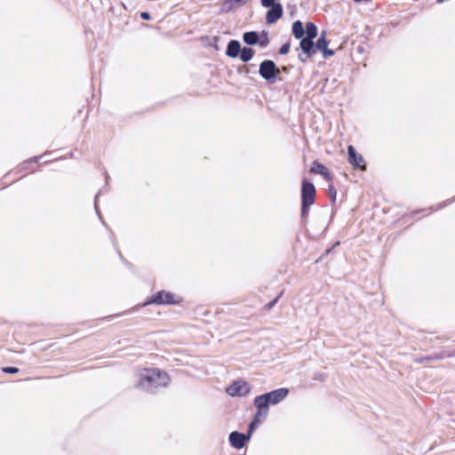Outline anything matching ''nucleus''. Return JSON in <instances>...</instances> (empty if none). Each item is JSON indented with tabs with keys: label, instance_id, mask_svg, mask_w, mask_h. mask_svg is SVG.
I'll return each mask as SVG.
<instances>
[{
	"label": "nucleus",
	"instance_id": "1",
	"mask_svg": "<svg viewBox=\"0 0 455 455\" xmlns=\"http://www.w3.org/2000/svg\"><path fill=\"white\" fill-rule=\"evenodd\" d=\"M136 378L135 387L151 394L167 387L171 381L167 372L158 368L142 369L137 372Z\"/></svg>",
	"mask_w": 455,
	"mask_h": 455
},
{
	"label": "nucleus",
	"instance_id": "2",
	"mask_svg": "<svg viewBox=\"0 0 455 455\" xmlns=\"http://www.w3.org/2000/svg\"><path fill=\"white\" fill-rule=\"evenodd\" d=\"M182 302V298L170 291H160L151 296L142 306L146 307L150 304L156 305H178Z\"/></svg>",
	"mask_w": 455,
	"mask_h": 455
},
{
	"label": "nucleus",
	"instance_id": "3",
	"mask_svg": "<svg viewBox=\"0 0 455 455\" xmlns=\"http://www.w3.org/2000/svg\"><path fill=\"white\" fill-rule=\"evenodd\" d=\"M315 186L304 180L302 181L301 197V215L305 217L307 214L308 208L315 203Z\"/></svg>",
	"mask_w": 455,
	"mask_h": 455
},
{
	"label": "nucleus",
	"instance_id": "4",
	"mask_svg": "<svg viewBox=\"0 0 455 455\" xmlns=\"http://www.w3.org/2000/svg\"><path fill=\"white\" fill-rule=\"evenodd\" d=\"M288 393L289 390L287 388L282 387L269 393L258 395L255 398L265 406L268 407L269 404L275 405L284 400L288 395Z\"/></svg>",
	"mask_w": 455,
	"mask_h": 455
},
{
	"label": "nucleus",
	"instance_id": "5",
	"mask_svg": "<svg viewBox=\"0 0 455 455\" xmlns=\"http://www.w3.org/2000/svg\"><path fill=\"white\" fill-rule=\"evenodd\" d=\"M259 73L268 83L274 84L280 74V70L274 61L264 60L259 65Z\"/></svg>",
	"mask_w": 455,
	"mask_h": 455
},
{
	"label": "nucleus",
	"instance_id": "6",
	"mask_svg": "<svg viewBox=\"0 0 455 455\" xmlns=\"http://www.w3.org/2000/svg\"><path fill=\"white\" fill-rule=\"evenodd\" d=\"M253 403L257 409V411L254 415L252 421L249 425V436H251L254 429L258 427L265 420L269 411L268 407L265 406L256 398L254 399Z\"/></svg>",
	"mask_w": 455,
	"mask_h": 455
},
{
	"label": "nucleus",
	"instance_id": "7",
	"mask_svg": "<svg viewBox=\"0 0 455 455\" xmlns=\"http://www.w3.org/2000/svg\"><path fill=\"white\" fill-rule=\"evenodd\" d=\"M251 388L247 381L239 379L234 381L226 391L231 396H245L251 392Z\"/></svg>",
	"mask_w": 455,
	"mask_h": 455
},
{
	"label": "nucleus",
	"instance_id": "8",
	"mask_svg": "<svg viewBox=\"0 0 455 455\" xmlns=\"http://www.w3.org/2000/svg\"><path fill=\"white\" fill-rule=\"evenodd\" d=\"M348 154V163L354 167L358 168L361 171L366 170V164L364 158L362 155L357 154L353 146H348L347 148Z\"/></svg>",
	"mask_w": 455,
	"mask_h": 455
},
{
	"label": "nucleus",
	"instance_id": "9",
	"mask_svg": "<svg viewBox=\"0 0 455 455\" xmlns=\"http://www.w3.org/2000/svg\"><path fill=\"white\" fill-rule=\"evenodd\" d=\"M283 15V6L281 4H276L270 6V9L266 14V20L268 24L275 23Z\"/></svg>",
	"mask_w": 455,
	"mask_h": 455
},
{
	"label": "nucleus",
	"instance_id": "10",
	"mask_svg": "<svg viewBox=\"0 0 455 455\" xmlns=\"http://www.w3.org/2000/svg\"><path fill=\"white\" fill-rule=\"evenodd\" d=\"M250 437L249 434L245 435L244 434L234 431L229 435V443L234 448L241 449L244 446L245 442L249 440Z\"/></svg>",
	"mask_w": 455,
	"mask_h": 455
},
{
	"label": "nucleus",
	"instance_id": "11",
	"mask_svg": "<svg viewBox=\"0 0 455 455\" xmlns=\"http://www.w3.org/2000/svg\"><path fill=\"white\" fill-rule=\"evenodd\" d=\"M315 46V51L319 50L323 52V57L333 55V51L328 50V41L326 40V32L322 31L320 37L316 41Z\"/></svg>",
	"mask_w": 455,
	"mask_h": 455
},
{
	"label": "nucleus",
	"instance_id": "12",
	"mask_svg": "<svg viewBox=\"0 0 455 455\" xmlns=\"http://www.w3.org/2000/svg\"><path fill=\"white\" fill-rule=\"evenodd\" d=\"M454 355L455 354L448 353L446 351H442L439 354H434V355H429V356L415 357L413 359V361L416 363H429V362L435 361V360H441V359H443L445 357H451V356H452Z\"/></svg>",
	"mask_w": 455,
	"mask_h": 455
},
{
	"label": "nucleus",
	"instance_id": "13",
	"mask_svg": "<svg viewBox=\"0 0 455 455\" xmlns=\"http://www.w3.org/2000/svg\"><path fill=\"white\" fill-rule=\"evenodd\" d=\"M310 172L313 173H317V174L322 175L326 180H331V175L329 170L323 164H322L316 161L313 163V164L310 168Z\"/></svg>",
	"mask_w": 455,
	"mask_h": 455
},
{
	"label": "nucleus",
	"instance_id": "14",
	"mask_svg": "<svg viewBox=\"0 0 455 455\" xmlns=\"http://www.w3.org/2000/svg\"><path fill=\"white\" fill-rule=\"evenodd\" d=\"M300 39L301 41L299 46L305 53H307L308 56L315 53V49L313 43L314 39H308L307 36Z\"/></svg>",
	"mask_w": 455,
	"mask_h": 455
},
{
	"label": "nucleus",
	"instance_id": "15",
	"mask_svg": "<svg viewBox=\"0 0 455 455\" xmlns=\"http://www.w3.org/2000/svg\"><path fill=\"white\" fill-rule=\"evenodd\" d=\"M241 45L240 43L236 40H232L228 43L227 48V55L232 58H235L238 56L239 52H241Z\"/></svg>",
	"mask_w": 455,
	"mask_h": 455
},
{
	"label": "nucleus",
	"instance_id": "16",
	"mask_svg": "<svg viewBox=\"0 0 455 455\" xmlns=\"http://www.w3.org/2000/svg\"><path fill=\"white\" fill-rule=\"evenodd\" d=\"M292 34L298 39H300L304 36L305 29H304L303 24L300 20H296L295 22H293Z\"/></svg>",
	"mask_w": 455,
	"mask_h": 455
},
{
	"label": "nucleus",
	"instance_id": "17",
	"mask_svg": "<svg viewBox=\"0 0 455 455\" xmlns=\"http://www.w3.org/2000/svg\"><path fill=\"white\" fill-rule=\"evenodd\" d=\"M305 33L308 39H315L317 36V27L313 22H307L306 24Z\"/></svg>",
	"mask_w": 455,
	"mask_h": 455
},
{
	"label": "nucleus",
	"instance_id": "18",
	"mask_svg": "<svg viewBox=\"0 0 455 455\" xmlns=\"http://www.w3.org/2000/svg\"><path fill=\"white\" fill-rule=\"evenodd\" d=\"M243 41L250 45L257 44L259 40L258 34L256 32H246L243 34Z\"/></svg>",
	"mask_w": 455,
	"mask_h": 455
},
{
	"label": "nucleus",
	"instance_id": "19",
	"mask_svg": "<svg viewBox=\"0 0 455 455\" xmlns=\"http://www.w3.org/2000/svg\"><path fill=\"white\" fill-rule=\"evenodd\" d=\"M254 56V51L251 48L244 47L241 51L240 58L243 62L251 60Z\"/></svg>",
	"mask_w": 455,
	"mask_h": 455
},
{
	"label": "nucleus",
	"instance_id": "20",
	"mask_svg": "<svg viewBox=\"0 0 455 455\" xmlns=\"http://www.w3.org/2000/svg\"><path fill=\"white\" fill-rule=\"evenodd\" d=\"M236 3L235 2V0H227L225 1L222 5H221V12H229L230 11H232L235 6H236Z\"/></svg>",
	"mask_w": 455,
	"mask_h": 455
},
{
	"label": "nucleus",
	"instance_id": "21",
	"mask_svg": "<svg viewBox=\"0 0 455 455\" xmlns=\"http://www.w3.org/2000/svg\"><path fill=\"white\" fill-rule=\"evenodd\" d=\"M290 51V44L286 43L283 44L279 50V53L282 55L287 54Z\"/></svg>",
	"mask_w": 455,
	"mask_h": 455
},
{
	"label": "nucleus",
	"instance_id": "22",
	"mask_svg": "<svg viewBox=\"0 0 455 455\" xmlns=\"http://www.w3.org/2000/svg\"><path fill=\"white\" fill-rule=\"evenodd\" d=\"M275 0H261V4L264 7H270L276 4Z\"/></svg>",
	"mask_w": 455,
	"mask_h": 455
},
{
	"label": "nucleus",
	"instance_id": "23",
	"mask_svg": "<svg viewBox=\"0 0 455 455\" xmlns=\"http://www.w3.org/2000/svg\"><path fill=\"white\" fill-rule=\"evenodd\" d=\"M329 195L331 197L332 201L336 200V189L334 188V187L332 185L329 186Z\"/></svg>",
	"mask_w": 455,
	"mask_h": 455
},
{
	"label": "nucleus",
	"instance_id": "24",
	"mask_svg": "<svg viewBox=\"0 0 455 455\" xmlns=\"http://www.w3.org/2000/svg\"><path fill=\"white\" fill-rule=\"evenodd\" d=\"M3 371L6 373H16L19 371V369L16 367H5Z\"/></svg>",
	"mask_w": 455,
	"mask_h": 455
},
{
	"label": "nucleus",
	"instance_id": "25",
	"mask_svg": "<svg viewBox=\"0 0 455 455\" xmlns=\"http://www.w3.org/2000/svg\"><path fill=\"white\" fill-rule=\"evenodd\" d=\"M140 17L143 19V20H150V14L148 12H143L140 13Z\"/></svg>",
	"mask_w": 455,
	"mask_h": 455
},
{
	"label": "nucleus",
	"instance_id": "26",
	"mask_svg": "<svg viewBox=\"0 0 455 455\" xmlns=\"http://www.w3.org/2000/svg\"><path fill=\"white\" fill-rule=\"evenodd\" d=\"M267 44H268V40L267 38L265 40H263V41H260V43H259L261 47L267 46Z\"/></svg>",
	"mask_w": 455,
	"mask_h": 455
},
{
	"label": "nucleus",
	"instance_id": "27",
	"mask_svg": "<svg viewBox=\"0 0 455 455\" xmlns=\"http://www.w3.org/2000/svg\"><path fill=\"white\" fill-rule=\"evenodd\" d=\"M279 297L275 298L269 305H268V307L270 308L271 307H273L278 300Z\"/></svg>",
	"mask_w": 455,
	"mask_h": 455
},
{
	"label": "nucleus",
	"instance_id": "28",
	"mask_svg": "<svg viewBox=\"0 0 455 455\" xmlns=\"http://www.w3.org/2000/svg\"><path fill=\"white\" fill-rule=\"evenodd\" d=\"M41 157H42V156H40V158H41ZM38 159H39V157H33V158H31L28 162H29V163H30V162H37V161H38Z\"/></svg>",
	"mask_w": 455,
	"mask_h": 455
},
{
	"label": "nucleus",
	"instance_id": "29",
	"mask_svg": "<svg viewBox=\"0 0 455 455\" xmlns=\"http://www.w3.org/2000/svg\"><path fill=\"white\" fill-rule=\"evenodd\" d=\"M97 198H98V196H96L95 198V208L97 209L98 208V205H97Z\"/></svg>",
	"mask_w": 455,
	"mask_h": 455
}]
</instances>
